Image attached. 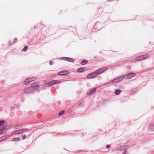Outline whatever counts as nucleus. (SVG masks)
Listing matches in <instances>:
<instances>
[{
	"label": "nucleus",
	"mask_w": 154,
	"mask_h": 154,
	"mask_svg": "<svg viewBox=\"0 0 154 154\" xmlns=\"http://www.w3.org/2000/svg\"><path fill=\"white\" fill-rule=\"evenodd\" d=\"M39 88L38 85H37L35 83L33 84L31 87L24 89V92L25 94H29L33 92L34 90L38 89Z\"/></svg>",
	"instance_id": "nucleus-1"
},
{
	"label": "nucleus",
	"mask_w": 154,
	"mask_h": 154,
	"mask_svg": "<svg viewBox=\"0 0 154 154\" xmlns=\"http://www.w3.org/2000/svg\"><path fill=\"white\" fill-rule=\"evenodd\" d=\"M29 130L28 129L25 128L20 130H17L13 131L11 134V136H12L15 134H20L23 133L24 132H27Z\"/></svg>",
	"instance_id": "nucleus-2"
},
{
	"label": "nucleus",
	"mask_w": 154,
	"mask_h": 154,
	"mask_svg": "<svg viewBox=\"0 0 154 154\" xmlns=\"http://www.w3.org/2000/svg\"><path fill=\"white\" fill-rule=\"evenodd\" d=\"M45 83L47 84L49 86H52L54 84L60 83V82L58 80H52L49 82L48 80H45Z\"/></svg>",
	"instance_id": "nucleus-3"
},
{
	"label": "nucleus",
	"mask_w": 154,
	"mask_h": 154,
	"mask_svg": "<svg viewBox=\"0 0 154 154\" xmlns=\"http://www.w3.org/2000/svg\"><path fill=\"white\" fill-rule=\"evenodd\" d=\"M149 57V55L148 54L142 56H140L136 57L135 60L138 61L147 58Z\"/></svg>",
	"instance_id": "nucleus-4"
},
{
	"label": "nucleus",
	"mask_w": 154,
	"mask_h": 154,
	"mask_svg": "<svg viewBox=\"0 0 154 154\" xmlns=\"http://www.w3.org/2000/svg\"><path fill=\"white\" fill-rule=\"evenodd\" d=\"M107 68L106 67H103L102 68L99 69L96 71L95 72L96 73L97 75L98 74L101 73L103 72L106 70Z\"/></svg>",
	"instance_id": "nucleus-5"
},
{
	"label": "nucleus",
	"mask_w": 154,
	"mask_h": 154,
	"mask_svg": "<svg viewBox=\"0 0 154 154\" xmlns=\"http://www.w3.org/2000/svg\"><path fill=\"white\" fill-rule=\"evenodd\" d=\"M125 77L124 76H122L114 80H112V82L114 83L119 82L122 80Z\"/></svg>",
	"instance_id": "nucleus-6"
},
{
	"label": "nucleus",
	"mask_w": 154,
	"mask_h": 154,
	"mask_svg": "<svg viewBox=\"0 0 154 154\" xmlns=\"http://www.w3.org/2000/svg\"><path fill=\"white\" fill-rule=\"evenodd\" d=\"M97 88H93L88 91L87 93V95H90L93 94L96 92Z\"/></svg>",
	"instance_id": "nucleus-7"
},
{
	"label": "nucleus",
	"mask_w": 154,
	"mask_h": 154,
	"mask_svg": "<svg viewBox=\"0 0 154 154\" xmlns=\"http://www.w3.org/2000/svg\"><path fill=\"white\" fill-rule=\"evenodd\" d=\"M136 75V74L135 73H132L127 75L125 77L127 79H129L132 78L134 77Z\"/></svg>",
	"instance_id": "nucleus-8"
},
{
	"label": "nucleus",
	"mask_w": 154,
	"mask_h": 154,
	"mask_svg": "<svg viewBox=\"0 0 154 154\" xmlns=\"http://www.w3.org/2000/svg\"><path fill=\"white\" fill-rule=\"evenodd\" d=\"M97 75L95 72H92L88 74L87 75V78L88 79H91L96 77Z\"/></svg>",
	"instance_id": "nucleus-9"
},
{
	"label": "nucleus",
	"mask_w": 154,
	"mask_h": 154,
	"mask_svg": "<svg viewBox=\"0 0 154 154\" xmlns=\"http://www.w3.org/2000/svg\"><path fill=\"white\" fill-rule=\"evenodd\" d=\"M68 73V72L67 71L63 70L59 72L58 75H67Z\"/></svg>",
	"instance_id": "nucleus-10"
},
{
	"label": "nucleus",
	"mask_w": 154,
	"mask_h": 154,
	"mask_svg": "<svg viewBox=\"0 0 154 154\" xmlns=\"http://www.w3.org/2000/svg\"><path fill=\"white\" fill-rule=\"evenodd\" d=\"M63 59L71 62H73L74 61V59L68 57H63Z\"/></svg>",
	"instance_id": "nucleus-11"
},
{
	"label": "nucleus",
	"mask_w": 154,
	"mask_h": 154,
	"mask_svg": "<svg viewBox=\"0 0 154 154\" xmlns=\"http://www.w3.org/2000/svg\"><path fill=\"white\" fill-rule=\"evenodd\" d=\"M31 82L30 79L29 78L25 79L24 82V84L25 85H27Z\"/></svg>",
	"instance_id": "nucleus-12"
},
{
	"label": "nucleus",
	"mask_w": 154,
	"mask_h": 154,
	"mask_svg": "<svg viewBox=\"0 0 154 154\" xmlns=\"http://www.w3.org/2000/svg\"><path fill=\"white\" fill-rule=\"evenodd\" d=\"M7 128H4L0 130V134H2L5 133L7 131Z\"/></svg>",
	"instance_id": "nucleus-13"
},
{
	"label": "nucleus",
	"mask_w": 154,
	"mask_h": 154,
	"mask_svg": "<svg viewBox=\"0 0 154 154\" xmlns=\"http://www.w3.org/2000/svg\"><path fill=\"white\" fill-rule=\"evenodd\" d=\"M9 137V136L8 135H4L1 138L2 139V141H4L8 139Z\"/></svg>",
	"instance_id": "nucleus-14"
},
{
	"label": "nucleus",
	"mask_w": 154,
	"mask_h": 154,
	"mask_svg": "<svg viewBox=\"0 0 154 154\" xmlns=\"http://www.w3.org/2000/svg\"><path fill=\"white\" fill-rule=\"evenodd\" d=\"M22 127V126L20 125H17L14 127V128L15 129H18Z\"/></svg>",
	"instance_id": "nucleus-15"
},
{
	"label": "nucleus",
	"mask_w": 154,
	"mask_h": 154,
	"mask_svg": "<svg viewBox=\"0 0 154 154\" xmlns=\"http://www.w3.org/2000/svg\"><path fill=\"white\" fill-rule=\"evenodd\" d=\"M121 93V90L119 89L116 90L115 92V94L116 95H118L119 94Z\"/></svg>",
	"instance_id": "nucleus-16"
},
{
	"label": "nucleus",
	"mask_w": 154,
	"mask_h": 154,
	"mask_svg": "<svg viewBox=\"0 0 154 154\" xmlns=\"http://www.w3.org/2000/svg\"><path fill=\"white\" fill-rule=\"evenodd\" d=\"M88 63V61L86 60H84L83 61L81 62V64L82 65H85Z\"/></svg>",
	"instance_id": "nucleus-17"
},
{
	"label": "nucleus",
	"mask_w": 154,
	"mask_h": 154,
	"mask_svg": "<svg viewBox=\"0 0 154 154\" xmlns=\"http://www.w3.org/2000/svg\"><path fill=\"white\" fill-rule=\"evenodd\" d=\"M84 71V68H80L79 69L77 70V72H82Z\"/></svg>",
	"instance_id": "nucleus-18"
},
{
	"label": "nucleus",
	"mask_w": 154,
	"mask_h": 154,
	"mask_svg": "<svg viewBox=\"0 0 154 154\" xmlns=\"http://www.w3.org/2000/svg\"><path fill=\"white\" fill-rule=\"evenodd\" d=\"M20 139L19 137L14 138L13 139V140L14 141H17L20 140Z\"/></svg>",
	"instance_id": "nucleus-19"
},
{
	"label": "nucleus",
	"mask_w": 154,
	"mask_h": 154,
	"mask_svg": "<svg viewBox=\"0 0 154 154\" xmlns=\"http://www.w3.org/2000/svg\"><path fill=\"white\" fill-rule=\"evenodd\" d=\"M65 113V111L63 110L58 113L59 116H61L63 115Z\"/></svg>",
	"instance_id": "nucleus-20"
},
{
	"label": "nucleus",
	"mask_w": 154,
	"mask_h": 154,
	"mask_svg": "<svg viewBox=\"0 0 154 154\" xmlns=\"http://www.w3.org/2000/svg\"><path fill=\"white\" fill-rule=\"evenodd\" d=\"M5 123V121L4 120L0 121V126L2 125Z\"/></svg>",
	"instance_id": "nucleus-21"
},
{
	"label": "nucleus",
	"mask_w": 154,
	"mask_h": 154,
	"mask_svg": "<svg viewBox=\"0 0 154 154\" xmlns=\"http://www.w3.org/2000/svg\"><path fill=\"white\" fill-rule=\"evenodd\" d=\"M29 78L30 79L31 82L32 81H35L36 80V78L35 77H31Z\"/></svg>",
	"instance_id": "nucleus-22"
},
{
	"label": "nucleus",
	"mask_w": 154,
	"mask_h": 154,
	"mask_svg": "<svg viewBox=\"0 0 154 154\" xmlns=\"http://www.w3.org/2000/svg\"><path fill=\"white\" fill-rule=\"evenodd\" d=\"M28 49V47L26 46H25L23 48V51H26Z\"/></svg>",
	"instance_id": "nucleus-23"
},
{
	"label": "nucleus",
	"mask_w": 154,
	"mask_h": 154,
	"mask_svg": "<svg viewBox=\"0 0 154 154\" xmlns=\"http://www.w3.org/2000/svg\"><path fill=\"white\" fill-rule=\"evenodd\" d=\"M26 137V135H23L22 137V139H24Z\"/></svg>",
	"instance_id": "nucleus-24"
},
{
	"label": "nucleus",
	"mask_w": 154,
	"mask_h": 154,
	"mask_svg": "<svg viewBox=\"0 0 154 154\" xmlns=\"http://www.w3.org/2000/svg\"><path fill=\"white\" fill-rule=\"evenodd\" d=\"M127 152V150L126 149H125L124 152L122 153V154H125Z\"/></svg>",
	"instance_id": "nucleus-25"
},
{
	"label": "nucleus",
	"mask_w": 154,
	"mask_h": 154,
	"mask_svg": "<svg viewBox=\"0 0 154 154\" xmlns=\"http://www.w3.org/2000/svg\"><path fill=\"white\" fill-rule=\"evenodd\" d=\"M49 64L50 65H52V64H53V62L52 61H50V62H49Z\"/></svg>",
	"instance_id": "nucleus-26"
},
{
	"label": "nucleus",
	"mask_w": 154,
	"mask_h": 154,
	"mask_svg": "<svg viewBox=\"0 0 154 154\" xmlns=\"http://www.w3.org/2000/svg\"><path fill=\"white\" fill-rule=\"evenodd\" d=\"M107 101L106 100H104L103 101V103H105Z\"/></svg>",
	"instance_id": "nucleus-27"
},
{
	"label": "nucleus",
	"mask_w": 154,
	"mask_h": 154,
	"mask_svg": "<svg viewBox=\"0 0 154 154\" xmlns=\"http://www.w3.org/2000/svg\"><path fill=\"white\" fill-rule=\"evenodd\" d=\"M109 146H109L108 145H107V147H106V148H108Z\"/></svg>",
	"instance_id": "nucleus-28"
},
{
	"label": "nucleus",
	"mask_w": 154,
	"mask_h": 154,
	"mask_svg": "<svg viewBox=\"0 0 154 154\" xmlns=\"http://www.w3.org/2000/svg\"><path fill=\"white\" fill-rule=\"evenodd\" d=\"M2 141V139L0 137V142H1V141Z\"/></svg>",
	"instance_id": "nucleus-29"
},
{
	"label": "nucleus",
	"mask_w": 154,
	"mask_h": 154,
	"mask_svg": "<svg viewBox=\"0 0 154 154\" xmlns=\"http://www.w3.org/2000/svg\"><path fill=\"white\" fill-rule=\"evenodd\" d=\"M15 42H16L17 40V38H15L14 39Z\"/></svg>",
	"instance_id": "nucleus-30"
},
{
	"label": "nucleus",
	"mask_w": 154,
	"mask_h": 154,
	"mask_svg": "<svg viewBox=\"0 0 154 154\" xmlns=\"http://www.w3.org/2000/svg\"><path fill=\"white\" fill-rule=\"evenodd\" d=\"M80 104H79V106H80Z\"/></svg>",
	"instance_id": "nucleus-31"
}]
</instances>
